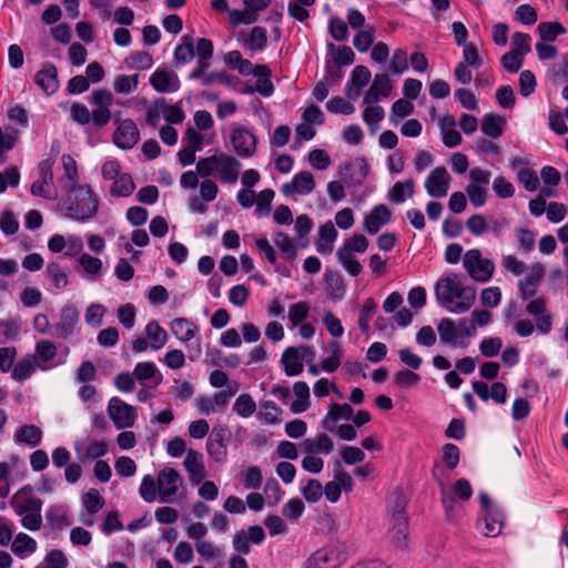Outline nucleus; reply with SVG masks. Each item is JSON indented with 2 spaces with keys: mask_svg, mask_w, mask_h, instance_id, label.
<instances>
[{
  "mask_svg": "<svg viewBox=\"0 0 568 568\" xmlns=\"http://www.w3.org/2000/svg\"><path fill=\"white\" fill-rule=\"evenodd\" d=\"M437 302L448 312L462 314L471 308L476 300V288L465 285L459 275L448 273L435 285Z\"/></svg>",
  "mask_w": 568,
  "mask_h": 568,
  "instance_id": "f257e3e1",
  "label": "nucleus"
},
{
  "mask_svg": "<svg viewBox=\"0 0 568 568\" xmlns=\"http://www.w3.org/2000/svg\"><path fill=\"white\" fill-rule=\"evenodd\" d=\"M64 191L67 195L61 203V210L65 217L88 222L97 215L99 197L89 185L64 184Z\"/></svg>",
  "mask_w": 568,
  "mask_h": 568,
  "instance_id": "f03ea898",
  "label": "nucleus"
},
{
  "mask_svg": "<svg viewBox=\"0 0 568 568\" xmlns=\"http://www.w3.org/2000/svg\"><path fill=\"white\" fill-rule=\"evenodd\" d=\"M242 164L233 155L215 153L197 161L196 169L202 178L216 176L223 183L235 184L240 176Z\"/></svg>",
  "mask_w": 568,
  "mask_h": 568,
  "instance_id": "7ed1b4c3",
  "label": "nucleus"
},
{
  "mask_svg": "<svg viewBox=\"0 0 568 568\" xmlns=\"http://www.w3.org/2000/svg\"><path fill=\"white\" fill-rule=\"evenodd\" d=\"M405 507L406 503L404 497L397 495L392 509L388 538L392 545L398 550L407 549L408 545V526L405 517Z\"/></svg>",
  "mask_w": 568,
  "mask_h": 568,
  "instance_id": "20e7f679",
  "label": "nucleus"
},
{
  "mask_svg": "<svg viewBox=\"0 0 568 568\" xmlns=\"http://www.w3.org/2000/svg\"><path fill=\"white\" fill-rule=\"evenodd\" d=\"M172 335L191 348L190 359L194 361L202 353L200 327L185 317H175L170 322Z\"/></svg>",
  "mask_w": 568,
  "mask_h": 568,
  "instance_id": "39448f33",
  "label": "nucleus"
},
{
  "mask_svg": "<svg viewBox=\"0 0 568 568\" xmlns=\"http://www.w3.org/2000/svg\"><path fill=\"white\" fill-rule=\"evenodd\" d=\"M347 558L344 544L334 541L313 552L305 568H338Z\"/></svg>",
  "mask_w": 568,
  "mask_h": 568,
  "instance_id": "423d86ee",
  "label": "nucleus"
},
{
  "mask_svg": "<svg viewBox=\"0 0 568 568\" xmlns=\"http://www.w3.org/2000/svg\"><path fill=\"white\" fill-rule=\"evenodd\" d=\"M463 265L467 274L476 282H488L494 272L495 264L491 260L485 258L478 248L468 250L463 256Z\"/></svg>",
  "mask_w": 568,
  "mask_h": 568,
  "instance_id": "0eeeda50",
  "label": "nucleus"
},
{
  "mask_svg": "<svg viewBox=\"0 0 568 568\" xmlns=\"http://www.w3.org/2000/svg\"><path fill=\"white\" fill-rule=\"evenodd\" d=\"M240 389L239 383L234 382L227 390L215 393L213 396H199L195 405L200 414L210 415L215 412H222L229 405L230 398Z\"/></svg>",
  "mask_w": 568,
  "mask_h": 568,
  "instance_id": "6e6552de",
  "label": "nucleus"
},
{
  "mask_svg": "<svg viewBox=\"0 0 568 568\" xmlns=\"http://www.w3.org/2000/svg\"><path fill=\"white\" fill-rule=\"evenodd\" d=\"M108 415L118 429L132 427L138 418L135 408L116 396L109 400Z\"/></svg>",
  "mask_w": 568,
  "mask_h": 568,
  "instance_id": "1a4fd4ad",
  "label": "nucleus"
},
{
  "mask_svg": "<svg viewBox=\"0 0 568 568\" xmlns=\"http://www.w3.org/2000/svg\"><path fill=\"white\" fill-rule=\"evenodd\" d=\"M53 162L44 160L39 163V178L31 185V193L36 196L53 200L57 197V190L53 184Z\"/></svg>",
  "mask_w": 568,
  "mask_h": 568,
  "instance_id": "9d476101",
  "label": "nucleus"
},
{
  "mask_svg": "<svg viewBox=\"0 0 568 568\" xmlns=\"http://www.w3.org/2000/svg\"><path fill=\"white\" fill-rule=\"evenodd\" d=\"M183 485L181 475L173 468H163L158 474V490L162 503H171L175 499L180 487Z\"/></svg>",
  "mask_w": 568,
  "mask_h": 568,
  "instance_id": "9b49d317",
  "label": "nucleus"
},
{
  "mask_svg": "<svg viewBox=\"0 0 568 568\" xmlns=\"http://www.w3.org/2000/svg\"><path fill=\"white\" fill-rule=\"evenodd\" d=\"M91 100L94 105L92 110V121L98 126L106 125L111 118V105L113 103V94L105 90L99 89L92 92Z\"/></svg>",
  "mask_w": 568,
  "mask_h": 568,
  "instance_id": "f8f14e48",
  "label": "nucleus"
},
{
  "mask_svg": "<svg viewBox=\"0 0 568 568\" xmlns=\"http://www.w3.org/2000/svg\"><path fill=\"white\" fill-rule=\"evenodd\" d=\"M114 144L123 150L132 149L140 140V131L131 119H115Z\"/></svg>",
  "mask_w": 568,
  "mask_h": 568,
  "instance_id": "ddd939ff",
  "label": "nucleus"
},
{
  "mask_svg": "<svg viewBox=\"0 0 568 568\" xmlns=\"http://www.w3.org/2000/svg\"><path fill=\"white\" fill-rule=\"evenodd\" d=\"M230 140L237 155L250 158L255 153L257 139L254 133L245 126L233 125Z\"/></svg>",
  "mask_w": 568,
  "mask_h": 568,
  "instance_id": "4468645a",
  "label": "nucleus"
},
{
  "mask_svg": "<svg viewBox=\"0 0 568 568\" xmlns=\"http://www.w3.org/2000/svg\"><path fill=\"white\" fill-rule=\"evenodd\" d=\"M452 176L445 166H436L424 182L427 194L432 197H444L450 187Z\"/></svg>",
  "mask_w": 568,
  "mask_h": 568,
  "instance_id": "2eb2a0df",
  "label": "nucleus"
},
{
  "mask_svg": "<svg viewBox=\"0 0 568 568\" xmlns=\"http://www.w3.org/2000/svg\"><path fill=\"white\" fill-rule=\"evenodd\" d=\"M315 180L311 172L301 171L296 173L292 181L282 185V193L285 196L307 195L315 189Z\"/></svg>",
  "mask_w": 568,
  "mask_h": 568,
  "instance_id": "dca6fc26",
  "label": "nucleus"
},
{
  "mask_svg": "<svg viewBox=\"0 0 568 568\" xmlns=\"http://www.w3.org/2000/svg\"><path fill=\"white\" fill-rule=\"evenodd\" d=\"M10 505L14 513L22 517L33 510H41L42 500L36 497L31 489L23 488L12 496Z\"/></svg>",
  "mask_w": 568,
  "mask_h": 568,
  "instance_id": "f3484780",
  "label": "nucleus"
},
{
  "mask_svg": "<svg viewBox=\"0 0 568 568\" xmlns=\"http://www.w3.org/2000/svg\"><path fill=\"white\" fill-rule=\"evenodd\" d=\"M150 84L160 93H172L180 89V79L174 71L156 69L150 77Z\"/></svg>",
  "mask_w": 568,
  "mask_h": 568,
  "instance_id": "a211bd4d",
  "label": "nucleus"
},
{
  "mask_svg": "<svg viewBox=\"0 0 568 568\" xmlns=\"http://www.w3.org/2000/svg\"><path fill=\"white\" fill-rule=\"evenodd\" d=\"M80 321V314L73 305H65L60 313L59 321L54 324L55 336L59 338L70 337Z\"/></svg>",
  "mask_w": 568,
  "mask_h": 568,
  "instance_id": "6ab92c4d",
  "label": "nucleus"
},
{
  "mask_svg": "<svg viewBox=\"0 0 568 568\" xmlns=\"http://www.w3.org/2000/svg\"><path fill=\"white\" fill-rule=\"evenodd\" d=\"M437 332L440 342L452 347L465 348L468 344L458 333L455 322L449 317H444L438 322Z\"/></svg>",
  "mask_w": 568,
  "mask_h": 568,
  "instance_id": "aec40b11",
  "label": "nucleus"
},
{
  "mask_svg": "<svg viewBox=\"0 0 568 568\" xmlns=\"http://www.w3.org/2000/svg\"><path fill=\"white\" fill-rule=\"evenodd\" d=\"M34 82L44 93L49 95L55 93L60 87L55 65L52 63L43 64L36 73Z\"/></svg>",
  "mask_w": 568,
  "mask_h": 568,
  "instance_id": "412c9836",
  "label": "nucleus"
},
{
  "mask_svg": "<svg viewBox=\"0 0 568 568\" xmlns=\"http://www.w3.org/2000/svg\"><path fill=\"white\" fill-rule=\"evenodd\" d=\"M390 217L392 211L385 204H378L365 216L364 230L369 234H375L388 224Z\"/></svg>",
  "mask_w": 568,
  "mask_h": 568,
  "instance_id": "4be33fe9",
  "label": "nucleus"
},
{
  "mask_svg": "<svg viewBox=\"0 0 568 568\" xmlns=\"http://www.w3.org/2000/svg\"><path fill=\"white\" fill-rule=\"evenodd\" d=\"M183 465L193 484H200L206 477L203 455L194 449H189L184 458Z\"/></svg>",
  "mask_w": 568,
  "mask_h": 568,
  "instance_id": "5701e85b",
  "label": "nucleus"
},
{
  "mask_svg": "<svg viewBox=\"0 0 568 568\" xmlns=\"http://www.w3.org/2000/svg\"><path fill=\"white\" fill-rule=\"evenodd\" d=\"M300 447L304 454L328 455L334 450L333 440L325 433H318L314 437L305 438Z\"/></svg>",
  "mask_w": 568,
  "mask_h": 568,
  "instance_id": "b1692460",
  "label": "nucleus"
},
{
  "mask_svg": "<svg viewBox=\"0 0 568 568\" xmlns=\"http://www.w3.org/2000/svg\"><path fill=\"white\" fill-rule=\"evenodd\" d=\"M57 346L48 339H40L34 345V353L31 354L38 362L40 371H48L52 367L51 363L57 357Z\"/></svg>",
  "mask_w": 568,
  "mask_h": 568,
  "instance_id": "393cba45",
  "label": "nucleus"
},
{
  "mask_svg": "<svg viewBox=\"0 0 568 568\" xmlns=\"http://www.w3.org/2000/svg\"><path fill=\"white\" fill-rule=\"evenodd\" d=\"M392 91V82L387 74H376L369 89L364 95L365 104H374Z\"/></svg>",
  "mask_w": 568,
  "mask_h": 568,
  "instance_id": "a878e982",
  "label": "nucleus"
},
{
  "mask_svg": "<svg viewBox=\"0 0 568 568\" xmlns=\"http://www.w3.org/2000/svg\"><path fill=\"white\" fill-rule=\"evenodd\" d=\"M372 73L368 68L357 65L353 69L351 79L346 84V94L349 99L359 97L362 89L369 82Z\"/></svg>",
  "mask_w": 568,
  "mask_h": 568,
  "instance_id": "bb28decb",
  "label": "nucleus"
},
{
  "mask_svg": "<svg viewBox=\"0 0 568 568\" xmlns=\"http://www.w3.org/2000/svg\"><path fill=\"white\" fill-rule=\"evenodd\" d=\"M353 413L354 412H353V408L351 407V405L333 403L329 406L327 414L325 415V417L323 418V420L321 423L322 427L325 430L333 433L335 430V424L339 419H345V420L351 419L353 417Z\"/></svg>",
  "mask_w": 568,
  "mask_h": 568,
  "instance_id": "cd10ccee",
  "label": "nucleus"
},
{
  "mask_svg": "<svg viewBox=\"0 0 568 568\" xmlns=\"http://www.w3.org/2000/svg\"><path fill=\"white\" fill-rule=\"evenodd\" d=\"M78 264L83 272V276L88 281H95L104 275L105 268L101 258L92 256L88 253L80 254Z\"/></svg>",
  "mask_w": 568,
  "mask_h": 568,
  "instance_id": "c85d7f7f",
  "label": "nucleus"
},
{
  "mask_svg": "<svg viewBox=\"0 0 568 568\" xmlns=\"http://www.w3.org/2000/svg\"><path fill=\"white\" fill-rule=\"evenodd\" d=\"M544 276V267L532 264L525 273V278L519 282V290L524 298L535 295L537 285Z\"/></svg>",
  "mask_w": 568,
  "mask_h": 568,
  "instance_id": "c756f323",
  "label": "nucleus"
},
{
  "mask_svg": "<svg viewBox=\"0 0 568 568\" xmlns=\"http://www.w3.org/2000/svg\"><path fill=\"white\" fill-rule=\"evenodd\" d=\"M38 369H40L38 362L31 356L26 354L17 361L14 369L11 373V378L17 383H23L29 379Z\"/></svg>",
  "mask_w": 568,
  "mask_h": 568,
  "instance_id": "7c9ffc66",
  "label": "nucleus"
},
{
  "mask_svg": "<svg viewBox=\"0 0 568 568\" xmlns=\"http://www.w3.org/2000/svg\"><path fill=\"white\" fill-rule=\"evenodd\" d=\"M337 239V231L333 223L327 221L318 229V240L316 241V250L321 254H331L334 248V243Z\"/></svg>",
  "mask_w": 568,
  "mask_h": 568,
  "instance_id": "2f4dec72",
  "label": "nucleus"
},
{
  "mask_svg": "<svg viewBox=\"0 0 568 568\" xmlns=\"http://www.w3.org/2000/svg\"><path fill=\"white\" fill-rule=\"evenodd\" d=\"M74 450L78 459L81 463H87L104 456L108 453V444L103 440L92 442L88 446H84L82 443H75Z\"/></svg>",
  "mask_w": 568,
  "mask_h": 568,
  "instance_id": "473e14b6",
  "label": "nucleus"
},
{
  "mask_svg": "<svg viewBox=\"0 0 568 568\" xmlns=\"http://www.w3.org/2000/svg\"><path fill=\"white\" fill-rule=\"evenodd\" d=\"M456 121L453 115H444L439 120V130L443 135V142L447 148H455L462 143V135L455 129Z\"/></svg>",
  "mask_w": 568,
  "mask_h": 568,
  "instance_id": "72a5a7b5",
  "label": "nucleus"
},
{
  "mask_svg": "<svg viewBox=\"0 0 568 568\" xmlns=\"http://www.w3.org/2000/svg\"><path fill=\"white\" fill-rule=\"evenodd\" d=\"M293 394L295 399L291 404V412L301 414L311 406L310 387L305 382L298 381L293 384Z\"/></svg>",
  "mask_w": 568,
  "mask_h": 568,
  "instance_id": "f704fd0d",
  "label": "nucleus"
},
{
  "mask_svg": "<svg viewBox=\"0 0 568 568\" xmlns=\"http://www.w3.org/2000/svg\"><path fill=\"white\" fill-rule=\"evenodd\" d=\"M281 364L287 376H297L303 372V361L296 347H287L281 357Z\"/></svg>",
  "mask_w": 568,
  "mask_h": 568,
  "instance_id": "c9c22d12",
  "label": "nucleus"
},
{
  "mask_svg": "<svg viewBox=\"0 0 568 568\" xmlns=\"http://www.w3.org/2000/svg\"><path fill=\"white\" fill-rule=\"evenodd\" d=\"M415 193V181L407 179L402 182H396L388 191V200L393 203H404L406 199L412 197Z\"/></svg>",
  "mask_w": 568,
  "mask_h": 568,
  "instance_id": "e433bc0d",
  "label": "nucleus"
},
{
  "mask_svg": "<svg viewBox=\"0 0 568 568\" xmlns=\"http://www.w3.org/2000/svg\"><path fill=\"white\" fill-rule=\"evenodd\" d=\"M145 335L150 347L154 351L161 349L169 339L166 331L156 321H150L146 324Z\"/></svg>",
  "mask_w": 568,
  "mask_h": 568,
  "instance_id": "4c0bfd02",
  "label": "nucleus"
},
{
  "mask_svg": "<svg viewBox=\"0 0 568 568\" xmlns=\"http://www.w3.org/2000/svg\"><path fill=\"white\" fill-rule=\"evenodd\" d=\"M38 544L36 539L26 532H19L11 544V550L20 558L32 555L37 551Z\"/></svg>",
  "mask_w": 568,
  "mask_h": 568,
  "instance_id": "58836bf2",
  "label": "nucleus"
},
{
  "mask_svg": "<svg viewBox=\"0 0 568 568\" xmlns=\"http://www.w3.org/2000/svg\"><path fill=\"white\" fill-rule=\"evenodd\" d=\"M256 78L255 91L263 97H271L274 92V85L271 81V70L265 64L256 65L254 73Z\"/></svg>",
  "mask_w": 568,
  "mask_h": 568,
  "instance_id": "ea45409f",
  "label": "nucleus"
},
{
  "mask_svg": "<svg viewBox=\"0 0 568 568\" xmlns=\"http://www.w3.org/2000/svg\"><path fill=\"white\" fill-rule=\"evenodd\" d=\"M42 430L36 425H23L16 432V442L36 447L41 443Z\"/></svg>",
  "mask_w": 568,
  "mask_h": 568,
  "instance_id": "a19ab883",
  "label": "nucleus"
},
{
  "mask_svg": "<svg viewBox=\"0 0 568 568\" xmlns=\"http://www.w3.org/2000/svg\"><path fill=\"white\" fill-rule=\"evenodd\" d=\"M505 118L501 115L488 113L485 114L481 121V131L485 135L497 139L503 134V126Z\"/></svg>",
  "mask_w": 568,
  "mask_h": 568,
  "instance_id": "79ce46f5",
  "label": "nucleus"
},
{
  "mask_svg": "<svg viewBox=\"0 0 568 568\" xmlns=\"http://www.w3.org/2000/svg\"><path fill=\"white\" fill-rule=\"evenodd\" d=\"M327 349L331 355L322 361L321 368L326 373H333L339 367L342 363L343 349L339 343L336 341L329 342Z\"/></svg>",
  "mask_w": 568,
  "mask_h": 568,
  "instance_id": "37998d69",
  "label": "nucleus"
},
{
  "mask_svg": "<svg viewBox=\"0 0 568 568\" xmlns=\"http://www.w3.org/2000/svg\"><path fill=\"white\" fill-rule=\"evenodd\" d=\"M135 189L134 182L130 174L122 173L113 180L110 186V194L116 197H126L133 193Z\"/></svg>",
  "mask_w": 568,
  "mask_h": 568,
  "instance_id": "c03bdc74",
  "label": "nucleus"
},
{
  "mask_svg": "<svg viewBox=\"0 0 568 568\" xmlns=\"http://www.w3.org/2000/svg\"><path fill=\"white\" fill-rule=\"evenodd\" d=\"M483 532L487 537H496L500 534L504 525V514L500 510L493 511L491 514H485Z\"/></svg>",
  "mask_w": 568,
  "mask_h": 568,
  "instance_id": "a18cd8bd",
  "label": "nucleus"
},
{
  "mask_svg": "<svg viewBox=\"0 0 568 568\" xmlns=\"http://www.w3.org/2000/svg\"><path fill=\"white\" fill-rule=\"evenodd\" d=\"M266 44L267 31L260 26L252 28L247 39L244 41V47L253 52L264 50Z\"/></svg>",
  "mask_w": 568,
  "mask_h": 568,
  "instance_id": "49530a36",
  "label": "nucleus"
},
{
  "mask_svg": "<svg viewBox=\"0 0 568 568\" xmlns=\"http://www.w3.org/2000/svg\"><path fill=\"white\" fill-rule=\"evenodd\" d=\"M182 40L183 42L179 44L174 50L175 67L189 63L195 55L192 38L190 36H184Z\"/></svg>",
  "mask_w": 568,
  "mask_h": 568,
  "instance_id": "de8ad7c7",
  "label": "nucleus"
},
{
  "mask_svg": "<svg viewBox=\"0 0 568 568\" xmlns=\"http://www.w3.org/2000/svg\"><path fill=\"white\" fill-rule=\"evenodd\" d=\"M112 85L118 94H131L138 89L139 74H119L114 78Z\"/></svg>",
  "mask_w": 568,
  "mask_h": 568,
  "instance_id": "09e8293b",
  "label": "nucleus"
},
{
  "mask_svg": "<svg viewBox=\"0 0 568 568\" xmlns=\"http://www.w3.org/2000/svg\"><path fill=\"white\" fill-rule=\"evenodd\" d=\"M283 410L273 400H266L261 405L257 417L267 425H275L281 422Z\"/></svg>",
  "mask_w": 568,
  "mask_h": 568,
  "instance_id": "8fccbe9b",
  "label": "nucleus"
},
{
  "mask_svg": "<svg viewBox=\"0 0 568 568\" xmlns=\"http://www.w3.org/2000/svg\"><path fill=\"white\" fill-rule=\"evenodd\" d=\"M338 262L343 265V267L352 275H358L363 266L359 261L356 258L353 252H349L348 248L339 247L336 252Z\"/></svg>",
  "mask_w": 568,
  "mask_h": 568,
  "instance_id": "3c124183",
  "label": "nucleus"
},
{
  "mask_svg": "<svg viewBox=\"0 0 568 568\" xmlns=\"http://www.w3.org/2000/svg\"><path fill=\"white\" fill-rule=\"evenodd\" d=\"M232 410L242 418H248L256 412V403L250 394L236 397Z\"/></svg>",
  "mask_w": 568,
  "mask_h": 568,
  "instance_id": "603ef678",
  "label": "nucleus"
},
{
  "mask_svg": "<svg viewBox=\"0 0 568 568\" xmlns=\"http://www.w3.org/2000/svg\"><path fill=\"white\" fill-rule=\"evenodd\" d=\"M62 166L64 170V176L61 178L62 189L67 185H79V174L75 160L69 155L63 154L61 156Z\"/></svg>",
  "mask_w": 568,
  "mask_h": 568,
  "instance_id": "864d4df0",
  "label": "nucleus"
},
{
  "mask_svg": "<svg viewBox=\"0 0 568 568\" xmlns=\"http://www.w3.org/2000/svg\"><path fill=\"white\" fill-rule=\"evenodd\" d=\"M133 375L139 381L156 379V384L162 379V375L153 362L138 363Z\"/></svg>",
  "mask_w": 568,
  "mask_h": 568,
  "instance_id": "5fc2aeb1",
  "label": "nucleus"
},
{
  "mask_svg": "<svg viewBox=\"0 0 568 568\" xmlns=\"http://www.w3.org/2000/svg\"><path fill=\"white\" fill-rule=\"evenodd\" d=\"M47 276L57 290H63L69 284L67 270L58 263H51L47 266Z\"/></svg>",
  "mask_w": 568,
  "mask_h": 568,
  "instance_id": "6e6d98bb",
  "label": "nucleus"
},
{
  "mask_svg": "<svg viewBox=\"0 0 568 568\" xmlns=\"http://www.w3.org/2000/svg\"><path fill=\"white\" fill-rule=\"evenodd\" d=\"M69 560L60 549L49 551L34 568H67Z\"/></svg>",
  "mask_w": 568,
  "mask_h": 568,
  "instance_id": "4d7b16f0",
  "label": "nucleus"
},
{
  "mask_svg": "<svg viewBox=\"0 0 568 568\" xmlns=\"http://www.w3.org/2000/svg\"><path fill=\"white\" fill-rule=\"evenodd\" d=\"M310 304L304 301L291 304L287 311V317L292 326H298L304 323L310 315Z\"/></svg>",
  "mask_w": 568,
  "mask_h": 568,
  "instance_id": "13d9d810",
  "label": "nucleus"
},
{
  "mask_svg": "<svg viewBox=\"0 0 568 568\" xmlns=\"http://www.w3.org/2000/svg\"><path fill=\"white\" fill-rule=\"evenodd\" d=\"M273 241L284 255L285 260L293 261L296 257V247L287 234L278 231L274 233Z\"/></svg>",
  "mask_w": 568,
  "mask_h": 568,
  "instance_id": "bf43d9fd",
  "label": "nucleus"
},
{
  "mask_svg": "<svg viewBox=\"0 0 568 568\" xmlns=\"http://www.w3.org/2000/svg\"><path fill=\"white\" fill-rule=\"evenodd\" d=\"M78 396L87 409L94 408L101 402L98 389L90 384H83L78 390Z\"/></svg>",
  "mask_w": 568,
  "mask_h": 568,
  "instance_id": "052dcab7",
  "label": "nucleus"
},
{
  "mask_svg": "<svg viewBox=\"0 0 568 568\" xmlns=\"http://www.w3.org/2000/svg\"><path fill=\"white\" fill-rule=\"evenodd\" d=\"M242 483L246 489H257L263 483L262 470L258 466H248L242 471Z\"/></svg>",
  "mask_w": 568,
  "mask_h": 568,
  "instance_id": "680f3d73",
  "label": "nucleus"
},
{
  "mask_svg": "<svg viewBox=\"0 0 568 568\" xmlns=\"http://www.w3.org/2000/svg\"><path fill=\"white\" fill-rule=\"evenodd\" d=\"M465 191L475 207H481L486 204L488 196L487 186L468 183Z\"/></svg>",
  "mask_w": 568,
  "mask_h": 568,
  "instance_id": "e2e57ef3",
  "label": "nucleus"
},
{
  "mask_svg": "<svg viewBox=\"0 0 568 568\" xmlns=\"http://www.w3.org/2000/svg\"><path fill=\"white\" fill-rule=\"evenodd\" d=\"M510 51L524 58L531 51V37L528 33L515 32L511 37Z\"/></svg>",
  "mask_w": 568,
  "mask_h": 568,
  "instance_id": "0e129e2a",
  "label": "nucleus"
},
{
  "mask_svg": "<svg viewBox=\"0 0 568 568\" xmlns=\"http://www.w3.org/2000/svg\"><path fill=\"white\" fill-rule=\"evenodd\" d=\"M413 112V103L408 100L399 99L392 106L389 120L392 123L397 124L400 119L410 115Z\"/></svg>",
  "mask_w": 568,
  "mask_h": 568,
  "instance_id": "69168bd1",
  "label": "nucleus"
},
{
  "mask_svg": "<svg viewBox=\"0 0 568 568\" xmlns=\"http://www.w3.org/2000/svg\"><path fill=\"white\" fill-rule=\"evenodd\" d=\"M104 498L97 489H90L82 496V509L90 510L91 513H99L104 507Z\"/></svg>",
  "mask_w": 568,
  "mask_h": 568,
  "instance_id": "338daca9",
  "label": "nucleus"
},
{
  "mask_svg": "<svg viewBox=\"0 0 568 568\" xmlns=\"http://www.w3.org/2000/svg\"><path fill=\"white\" fill-rule=\"evenodd\" d=\"M0 230L6 235H13L19 230V221L14 213L9 209L0 211Z\"/></svg>",
  "mask_w": 568,
  "mask_h": 568,
  "instance_id": "774afa93",
  "label": "nucleus"
}]
</instances>
